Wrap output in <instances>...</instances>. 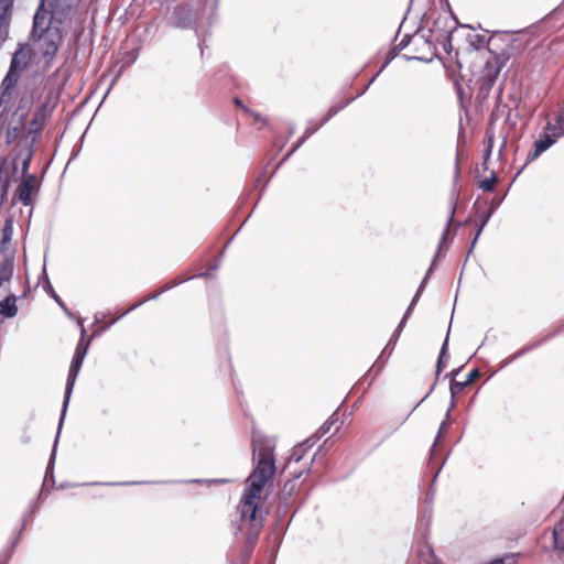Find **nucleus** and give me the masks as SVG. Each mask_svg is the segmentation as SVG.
<instances>
[{"label": "nucleus", "instance_id": "473e14b6", "mask_svg": "<svg viewBox=\"0 0 564 564\" xmlns=\"http://www.w3.org/2000/svg\"><path fill=\"white\" fill-rule=\"evenodd\" d=\"M488 43V45H495L496 44V39L495 37H491L489 39L488 41L486 40V36L482 35V34H475L473 36V39L470 40V45L475 48V50H480L481 47H484L485 43Z\"/></svg>", "mask_w": 564, "mask_h": 564}, {"label": "nucleus", "instance_id": "cd10ccee", "mask_svg": "<svg viewBox=\"0 0 564 564\" xmlns=\"http://www.w3.org/2000/svg\"><path fill=\"white\" fill-rule=\"evenodd\" d=\"M43 274L45 275V282L43 284V289L47 292V294L54 299V301L68 314V311L64 304V302L62 301V299L57 295V293L54 291L51 282H50V279L46 274V271H45V268L43 269Z\"/></svg>", "mask_w": 564, "mask_h": 564}, {"label": "nucleus", "instance_id": "f8f14e48", "mask_svg": "<svg viewBox=\"0 0 564 564\" xmlns=\"http://www.w3.org/2000/svg\"><path fill=\"white\" fill-rule=\"evenodd\" d=\"M19 82L9 77H4L0 85V119L3 118L9 109L10 105L14 100L15 87Z\"/></svg>", "mask_w": 564, "mask_h": 564}, {"label": "nucleus", "instance_id": "9d476101", "mask_svg": "<svg viewBox=\"0 0 564 564\" xmlns=\"http://www.w3.org/2000/svg\"><path fill=\"white\" fill-rule=\"evenodd\" d=\"M32 39L42 41V55L46 62H51L54 58L63 40L58 26H55L53 31L44 33L43 36Z\"/></svg>", "mask_w": 564, "mask_h": 564}, {"label": "nucleus", "instance_id": "a18cd8bd", "mask_svg": "<svg viewBox=\"0 0 564 564\" xmlns=\"http://www.w3.org/2000/svg\"><path fill=\"white\" fill-rule=\"evenodd\" d=\"M485 144H486V149H485L484 159H486V161H488L491 155L492 148H494V134L492 133L491 134H489L488 132L486 133Z\"/></svg>", "mask_w": 564, "mask_h": 564}, {"label": "nucleus", "instance_id": "58836bf2", "mask_svg": "<svg viewBox=\"0 0 564 564\" xmlns=\"http://www.w3.org/2000/svg\"><path fill=\"white\" fill-rule=\"evenodd\" d=\"M367 89L365 88L361 93L357 94L356 96L354 97H350L349 99L345 100V101H341L337 105H333L329 107V110H330V116H336L340 110H343L344 108H346L351 101H354L356 98H358L359 96H361Z\"/></svg>", "mask_w": 564, "mask_h": 564}, {"label": "nucleus", "instance_id": "f03ea898", "mask_svg": "<svg viewBox=\"0 0 564 564\" xmlns=\"http://www.w3.org/2000/svg\"><path fill=\"white\" fill-rule=\"evenodd\" d=\"M260 496L261 492L252 496L251 487L247 486L237 508L240 519L236 534L238 532L245 534L248 553L253 550L263 527V519L257 516Z\"/></svg>", "mask_w": 564, "mask_h": 564}, {"label": "nucleus", "instance_id": "c03bdc74", "mask_svg": "<svg viewBox=\"0 0 564 564\" xmlns=\"http://www.w3.org/2000/svg\"><path fill=\"white\" fill-rule=\"evenodd\" d=\"M553 126L557 128L560 134L564 135V107L558 111Z\"/></svg>", "mask_w": 564, "mask_h": 564}, {"label": "nucleus", "instance_id": "680f3d73", "mask_svg": "<svg viewBox=\"0 0 564 564\" xmlns=\"http://www.w3.org/2000/svg\"><path fill=\"white\" fill-rule=\"evenodd\" d=\"M191 278L193 279V276H191ZM194 278H208L209 279V278H213V274L208 271H205V272H200V273L194 275Z\"/></svg>", "mask_w": 564, "mask_h": 564}, {"label": "nucleus", "instance_id": "c9c22d12", "mask_svg": "<svg viewBox=\"0 0 564 564\" xmlns=\"http://www.w3.org/2000/svg\"><path fill=\"white\" fill-rule=\"evenodd\" d=\"M400 51H395V46L389 51L388 56L380 67V69L377 72V74L369 80V83L366 86V89L369 88V86L376 80V78L380 75V73L391 63L392 59L395 58V56L399 54Z\"/></svg>", "mask_w": 564, "mask_h": 564}, {"label": "nucleus", "instance_id": "864d4df0", "mask_svg": "<svg viewBox=\"0 0 564 564\" xmlns=\"http://www.w3.org/2000/svg\"><path fill=\"white\" fill-rule=\"evenodd\" d=\"M411 39H412L411 35H409V34L404 35V37L400 41V43L395 45V51L404 50L410 44Z\"/></svg>", "mask_w": 564, "mask_h": 564}, {"label": "nucleus", "instance_id": "3c124183", "mask_svg": "<svg viewBox=\"0 0 564 564\" xmlns=\"http://www.w3.org/2000/svg\"><path fill=\"white\" fill-rule=\"evenodd\" d=\"M390 355H391L390 349H388V350L383 354V357L381 358V360H380V361H379V358L376 360V362H375V365L372 366V368H377V371H380V370L384 367V365H386V362H387V360H388V358H389V356H390Z\"/></svg>", "mask_w": 564, "mask_h": 564}, {"label": "nucleus", "instance_id": "423d86ee", "mask_svg": "<svg viewBox=\"0 0 564 564\" xmlns=\"http://www.w3.org/2000/svg\"><path fill=\"white\" fill-rule=\"evenodd\" d=\"M41 185L42 182L35 174L25 175L13 192L12 200H18L23 206H31L33 204L32 195L40 192Z\"/></svg>", "mask_w": 564, "mask_h": 564}, {"label": "nucleus", "instance_id": "4d7b16f0", "mask_svg": "<svg viewBox=\"0 0 564 564\" xmlns=\"http://www.w3.org/2000/svg\"><path fill=\"white\" fill-rule=\"evenodd\" d=\"M224 257V250L219 253L218 258L215 260V262L210 265V270H217L220 265L221 258Z\"/></svg>", "mask_w": 564, "mask_h": 564}, {"label": "nucleus", "instance_id": "4c0bfd02", "mask_svg": "<svg viewBox=\"0 0 564 564\" xmlns=\"http://www.w3.org/2000/svg\"><path fill=\"white\" fill-rule=\"evenodd\" d=\"M14 0H0V21H9Z\"/></svg>", "mask_w": 564, "mask_h": 564}, {"label": "nucleus", "instance_id": "20e7f679", "mask_svg": "<svg viewBox=\"0 0 564 564\" xmlns=\"http://www.w3.org/2000/svg\"><path fill=\"white\" fill-rule=\"evenodd\" d=\"M78 324L80 326V339L77 343V346L75 348V352L72 358V362L69 366L68 375H67L66 387H65V392H64V400H63L61 417H59V429L63 426L64 419H65L66 411H67L68 403H69V399L73 393V389H74L77 376L80 371V368L83 366L84 359L87 355V351H88V348H89V345L91 341V338L88 340L85 339L86 328L83 325V321L79 319Z\"/></svg>", "mask_w": 564, "mask_h": 564}, {"label": "nucleus", "instance_id": "f704fd0d", "mask_svg": "<svg viewBox=\"0 0 564 564\" xmlns=\"http://www.w3.org/2000/svg\"><path fill=\"white\" fill-rule=\"evenodd\" d=\"M13 235V219L7 218L1 230L2 243H8L12 239Z\"/></svg>", "mask_w": 564, "mask_h": 564}, {"label": "nucleus", "instance_id": "2eb2a0df", "mask_svg": "<svg viewBox=\"0 0 564 564\" xmlns=\"http://www.w3.org/2000/svg\"><path fill=\"white\" fill-rule=\"evenodd\" d=\"M480 376L479 369L475 368L473 369L468 375L467 378L464 381H456L452 380L449 384V392L452 401L454 402V399L457 394L464 391V389L469 386L475 379H477Z\"/></svg>", "mask_w": 564, "mask_h": 564}, {"label": "nucleus", "instance_id": "ddd939ff", "mask_svg": "<svg viewBox=\"0 0 564 564\" xmlns=\"http://www.w3.org/2000/svg\"><path fill=\"white\" fill-rule=\"evenodd\" d=\"M562 327H557L555 330H553L552 333L545 335L544 337H542L541 339L536 340V341H533V343H530V344H527L525 346H523L521 349H519L518 351H516L514 354H512L511 356H509L507 359H505L503 361L500 362V366H499V369H503L505 367H507L509 364L513 362L514 360H517L518 358L522 357L523 355L536 349L538 347H540L542 344L546 343L547 340H550L551 338H553L554 336H556L560 332H561Z\"/></svg>", "mask_w": 564, "mask_h": 564}, {"label": "nucleus", "instance_id": "393cba45", "mask_svg": "<svg viewBox=\"0 0 564 564\" xmlns=\"http://www.w3.org/2000/svg\"><path fill=\"white\" fill-rule=\"evenodd\" d=\"M144 303H147V300L143 299L137 303H134L133 305H131L128 310H126L121 315L112 318L109 323L105 324L104 326H101L99 329H97L94 334H93V337L95 336H98L99 334H101L102 332L107 330L108 328H110L112 325H115L120 318H122L124 315H127L128 313L137 310L139 306L143 305Z\"/></svg>", "mask_w": 564, "mask_h": 564}, {"label": "nucleus", "instance_id": "7ed1b4c3", "mask_svg": "<svg viewBox=\"0 0 564 564\" xmlns=\"http://www.w3.org/2000/svg\"><path fill=\"white\" fill-rule=\"evenodd\" d=\"M456 200H457V198H455V197L452 198V206H451V212H449V216H448V220H447V226H446V228H445V230H444V232L442 235V239H441V242L438 245L437 251H436V253L434 256V259L432 261V264L430 265L425 276L423 278V280H422V282H421V284H420L415 295L413 296V299H412L408 310L405 311L402 319L400 321L399 325L397 326L395 330L393 332V334H392L391 338L389 339L388 344L386 345V347L382 349L381 354L379 355V361L381 360V358L383 357V354L388 349H390V352H392V350L394 349V346H395V344H397V341H398V339H399V337H400V335H401V333H402V330H403V328H404V326L406 324V321H408V318H409L413 307L415 306L416 302L419 301V297H420L421 293L423 292V290H424V288H425V285L427 283L429 276H430V274L433 271V268H434V264H435L436 260L438 258H441V257L442 258L445 257V254L442 253V246H443V243L447 239V235H448V231H449V226L452 225V223L454 220V215H455V212H456Z\"/></svg>", "mask_w": 564, "mask_h": 564}, {"label": "nucleus", "instance_id": "2f4dec72", "mask_svg": "<svg viewBox=\"0 0 564 564\" xmlns=\"http://www.w3.org/2000/svg\"><path fill=\"white\" fill-rule=\"evenodd\" d=\"M448 334H449V330L447 332V336H446V338L441 347V350H440V355H438V359H437V364H436V378H438L441 371L445 367L444 359L447 357Z\"/></svg>", "mask_w": 564, "mask_h": 564}, {"label": "nucleus", "instance_id": "79ce46f5", "mask_svg": "<svg viewBox=\"0 0 564 564\" xmlns=\"http://www.w3.org/2000/svg\"><path fill=\"white\" fill-rule=\"evenodd\" d=\"M143 484L142 481H93V482H86L85 486H131V485H139Z\"/></svg>", "mask_w": 564, "mask_h": 564}, {"label": "nucleus", "instance_id": "13d9d810", "mask_svg": "<svg viewBox=\"0 0 564 564\" xmlns=\"http://www.w3.org/2000/svg\"><path fill=\"white\" fill-rule=\"evenodd\" d=\"M334 116H330V110L328 109L326 116L321 120V122L318 124H316L315 127H319V129L325 124L327 123Z\"/></svg>", "mask_w": 564, "mask_h": 564}, {"label": "nucleus", "instance_id": "4468645a", "mask_svg": "<svg viewBox=\"0 0 564 564\" xmlns=\"http://www.w3.org/2000/svg\"><path fill=\"white\" fill-rule=\"evenodd\" d=\"M562 327H557L555 330H553L552 333L545 335L544 337H542L541 339L536 340V341H533V343H530V344H527L525 346H523L521 349H519L518 351H516L514 354H512L511 356H509L507 359H505L503 361L500 362V366H499V369H503L505 367H507L509 364L513 362L514 360H517L518 358L522 357L523 355L536 349L538 347H540L542 344L546 343L547 340H550L551 338H553L554 336H556L560 332H561Z\"/></svg>", "mask_w": 564, "mask_h": 564}, {"label": "nucleus", "instance_id": "ea45409f", "mask_svg": "<svg viewBox=\"0 0 564 564\" xmlns=\"http://www.w3.org/2000/svg\"><path fill=\"white\" fill-rule=\"evenodd\" d=\"M367 89L365 88L361 93L357 94L356 96L354 97H350L349 99L345 100V101H341L337 105H333L329 107V110H330V116H336L340 110H343L344 108H346L351 101H354L356 98H358L359 96H361Z\"/></svg>", "mask_w": 564, "mask_h": 564}, {"label": "nucleus", "instance_id": "09e8293b", "mask_svg": "<svg viewBox=\"0 0 564 564\" xmlns=\"http://www.w3.org/2000/svg\"><path fill=\"white\" fill-rule=\"evenodd\" d=\"M564 536V518L557 521L552 530V538Z\"/></svg>", "mask_w": 564, "mask_h": 564}, {"label": "nucleus", "instance_id": "052dcab7", "mask_svg": "<svg viewBox=\"0 0 564 564\" xmlns=\"http://www.w3.org/2000/svg\"><path fill=\"white\" fill-rule=\"evenodd\" d=\"M434 386L429 390V392L415 404L413 410H415L422 402H424L429 395L433 392Z\"/></svg>", "mask_w": 564, "mask_h": 564}, {"label": "nucleus", "instance_id": "b1692460", "mask_svg": "<svg viewBox=\"0 0 564 564\" xmlns=\"http://www.w3.org/2000/svg\"><path fill=\"white\" fill-rule=\"evenodd\" d=\"M144 303H147V300L143 299L137 303H134L133 305H131L128 310H126L121 315L112 318L109 323L105 324L104 326H101L99 329H97L94 334H93V337L95 336H98L99 334H101L102 332L107 330L108 328H110L112 325H115L120 318H122L124 315H127L128 313L137 310L139 306L143 305Z\"/></svg>", "mask_w": 564, "mask_h": 564}, {"label": "nucleus", "instance_id": "aec40b11", "mask_svg": "<svg viewBox=\"0 0 564 564\" xmlns=\"http://www.w3.org/2000/svg\"><path fill=\"white\" fill-rule=\"evenodd\" d=\"M319 130V127H307L303 133V135L291 147V149L288 151V153L283 156L281 162L278 164V167L282 165L284 162H286L294 153L297 151V149L316 131Z\"/></svg>", "mask_w": 564, "mask_h": 564}, {"label": "nucleus", "instance_id": "bb28decb", "mask_svg": "<svg viewBox=\"0 0 564 564\" xmlns=\"http://www.w3.org/2000/svg\"><path fill=\"white\" fill-rule=\"evenodd\" d=\"M35 142H36V138L34 137L32 139V142H31L30 147L26 150V154H25L24 159L21 162V174H22V177H24L25 175L30 174L29 170H30L31 162H32L33 154H34L33 145H34Z\"/></svg>", "mask_w": 564, "mask_h": 564}, {"label": "nucleus", "instance_id": "69168bd1", "mask_svg": "<svg viewBox=\"0 0 564 564\" xmlns=\"http://www.w3.org/2000/svg\"><path fill=\"white\" fill-rule=\"evenodd\" d=\"M503 199H505V196H502L499 199L495 200L490 208H495V210H496L499 207V205L502 203Z\"/></svg>", "mask_w": 564, "mask_h": 564}, {"label": "nucleus", "instance_id": "774afa93", "mask_svg": "<svg viewBox=\"0 0 564 564\" xmlns=\"http://www.w3.org/2000/svg\"><path fill=\"white\" fill-rule=\"evenodd\" d=\"M229 481H230L229 479H224V478L209 480V482H213V484H227Z\"/></svg>", "mask_w": 564, "mask_h": 564}, {"label": "nucleus", "instance_id": "a19ab883", "mask_svg": "<svg viewBox=\"0 0 564 564\" xmlns=\"http://www.w3.org/2000/svg\"><path fill=\"white\" fill-rule=\"evenodd\" d=\"M452 32L453 31H449L446 34H441V35L436 36V41L442 45L443 50L446 53H451L452 50H453V46H452Z\"/></svg>", "mask_w": 564, "mask_h": 564}, {"label": "nucleus", "instance_id": "c85d7f7f", "mask_svg": "<svg viewBox=\"0 0 564 564\" xmlns=\"http://www.w3.org/2000/svg\"><path fill=\"white\" fill-rule=\"evenodd\" d=\"M338 416L337 412H334L316 431L315 433V440H319L325 434H327L330 430V427L337 422Z\"/></svg>", "mask_w": 564, "mask_h": 564}, {"label": "nucleus", "instance_id": "6e6552de", "mask_svg": "<svg viewBox=\"0 0 564 564\" xmlns=\"http://www.w3.org/2000/svg\"><path fill=\"white\" fill-rule=\"evenodd\" d=\"M53 22L56 21L51 19V8H46V0H41L33 18L31 37L43 36L44 33L53 31Z\"/></svg>", "mask_w": 564, "mask_h": 564}, {"label": "nucleus", "instance_id": "338daca9", "mask_svg": "<svg viewBox=\"0 0 564 564\" xmlns=\"http://www.w3.org/2000/svg\"><path fill=\"white\" fill-rule=\"evenodd\" d=\"M25 106H26L25 97H21V98H20V100H19V107H18V110L23 109Z\"/></svg>", "mask_w": 564, "mask_h": 564}, {"label": "nucleus", "instance_id": "e2e57ef3", "mask_svg": "<svg viewBox=\"0 0 564 564\" xmlns=\"http://www.w3.org/2000/svg\"><path fill=\"white\" fill-rule=\"evenodd\" d=\"M161 295L160 291L153 292L150 296L145 297L147 302L151 300H156Z\"/></svg>", "mask_w": 564, "mask_h": 564}, {"label": "nucleus", "instance_id": "6ab92c4d", "mask_svg": "<svg viewBox=\"0 0 564 564\" xmlns=\"http://www.w3.org/2000/svg\"><path fill=\"white\" fill-rule=\"evenodd\" d=\"M11 183V173L9 169L1 164L0 165V207H2L4 199L8 195Z\"/></svg>", "mask_w": 564, "mask_h": 564}, {"label": "nucleus", "instance_id": "8fccbe9b", "mask_svg": "<svg viewBox=\"0 0 564 564\" xmlns=\"http://www.w3.org/2000/svg\"><path fill=\"white\" fill-rule=\"evenodd\" d=\"M304 454L305 453L302 451V447L300 445H297L296 447H294V449L290 456V459L295 463H299L300 460H302Z\"/></svg>", "mask_w": 564, "mask_h": 564}, {"label": "nucleus", "instance_id": "1a4fd4ad", "mask_svg": "<svg viewBox=\"0 0 564 564\" xmlns=\"http://www.w3.org/2000/svg\"><path fill=\"white\" fill-rule=\"evenodd\" d=\"M563 135L558 133L557 128L553 126V122L549 121L544 127L543 134L534 143V151L529 153L528 161L536 159L540 154L550 149L560 138Z\"/></svg>", "mask_w": 564, "mask_h": 564}, {"label": "nucleus", "instance_id": "5701e85b", "mask_svg": "<svg viewBox=\"0 0 564 564\" xmlns=\"http://www.w3.org/2000/svg\"><path fill=\"white\" fill-rule=\"evenodd\" d=\"M26 68L25 65H22L19 55H13L10 62L9 69L4 77H9L12 79L20 80L22 72Z\"/></svg>", "mask_w": 564, "mask_h": 564}, {"label": "nucleus", "instance_id": "a878e982", "mask_svg": "<svg viewBox=\"0 0 564 564\" xmlns=\"http://www.w3.org/2000/svg\"><path fill=\"white\" fill-rule=\"evenodd\" d=\"M45 121L46 119L42 115L34 111L33 117L29 123L28 133L34 135L39 134L44 128Z\"/></svg>", "mask_w": 564, "mask_h": 564}, {"label": "nucleus", "instance_id": "412c9836", "mask_svg": "<svg viewBox=\"0 0 564 564\" xmlns=\"http://www.w3.org/2000/svg\"><path fill=\"white\" fill-rule=\"evenodd\" d=\"M139 56V51L138 50H132L128 53H126V55L123 56V59H122V65L120 66L117 75L115 76V78L112 79L111 84H110V87L108 88L106 95L109 93V90L113 87V85L116 84V82L118 80V78L122 75L123 70L127 68V67H130L138 58Z\"/></svg>", "mask_w": 564, "mask_h": 564}, {"label": "nucleus", "instance_id": "e433bc0d", "mask_svg": "<svg viewBox=\"0 0 564 564\" xmlns=\"http://www.w3.org/2000/svg\"><path fill=\"white\" fill-rule=\"evenodd\" d=\"M13 55H19L21 64L25 65L26 67L29 66L31 61V51L28 46L20 45Z\"/></svg>", "mask_w": 564, "mask_h": 564}, {"label": "nucleus", "instance_id": "de8ad7c7", "mask_svg": "<svg viewBox=\"0 0 564 564\" xmlns=\"http://www.w3.org/2000/svg\"><path fill=\"white\" fill-rule=\"evenodd\" d=\"M552 544L554 552L561 557L564 552V536L553 539Z\"/></svg>", "mask_w": 564, "mask_h": 564}, {"label": "nucleus", "instance_id": "0e129e2a", "mask_svg": "<svg viewBox=\"0 0 564 564\" xmlns=\"http://www.w3.org/2000/svg\"><path fill=\"white\" fill-rule=\"evenodd\" d=\"M459 371H460V368L454 369V370H452L451 372L446 373V375L444 376V378L455 377V376H457V375L459 373Z\"/></svg>", "mask_w": 564, "mask_h": 564}, {"label": "nucleus", "instance_id": "603ef678", "mask_svg": "<svg viewBox=\"0 0 564 564\" xmlns=\"http://www.w3.org/2000/svg\"><path fill=\"white\" fill-rule=\"evenodd\" d=\"M318 440H315V434L313 436H311L310 438H307L306 441H304L303 443L300 444V446L302 447V451L305 453L307 449H310Z\"/></svg>", "mask_w": 564, "mask_h": 564}, {"label": "nucleus", "instance_id": "9b49d317", "mask_svg": "<svg viewBox=\"0 0 564 564\" xmlns=\"http://www.w3.org/2000/svg\"><path fill=\"white\" fill-rule=\"evenodd\" d=\"M82 0H51V19H55L57 24H62L73 10H75Z\"/></svg>", "mask_w": 564, "mask_h": 564}, {"label": "nucleus", "instance_id": "a211bd4d", "mask_svg": "<svg viewBox=\"0 0 564 564\" xmlns=\"http://www.w3.org/2000/svg\"><path fill=\"white\" fill-rule=\"evenodd\" d=\"M454 406H455V402L451 401L449 408L447 409L446 414H445V419L441 423L438 432H437V435H436V438H435V441H434V443L432 445V448H431V452H430V462H429V464H430V466L432 468H435V466H436L435 462H434V456H435V453H436L437 442L440 441L441 436L443 435V433L446 430V426L448 424V420H449V416H451V412L454 409Z\"/></svg>", "mask_w": 564, "mask_h": 564}, {"label": "nucleus", "instance_id": "49530a36", "mask_svg": "<svg viewBox=\"0 0 564 564\" xmlns=\"http://www.w3.org/2000/svg\"><path fill=\"white\" fill-rule=\"evenodd\" d=\"M53 110V107L50 105L48 101L42 102L35 111L40 115H42L45 119H47Z\"/></svg>", "mask_w": 564, "mask_h": 564}, {"label": "nucleus", "instance_id": "4be33fe9", "mask_svg": "<svg viewBox=\"0 0 564 564\" xmlns=\"http://www.w3.org/2000/svg\"><path fill=\"white\" fill-rule=\"evenodd\" d=\"M23 527L18 532L17 539L12 540L9 545H6L0 552V564H9L11 557L14 554V550L20 542Z\"/></svg>", "mask_w": 564, "mask_h": 564}, {"label": "nucleus", "instance_id": "c756f323", "mask_svg": "<svg viewBox=\"0 0 564 564\" xmlns=\"http://www.w3.org/2000/svg\"><path fill=\"white\" fill-rule=\"evenodd\" d=\"M13 274V262L4 260L0 262V286L3 282L9 281Z\"/></svg>", "mask_w": 564, "mask_h": 564}, {"label": "nucleus", "instance_id": "37998d69", "mask_svg": "<svg viewBox=\"0 0 564 564\" xmlns=\"http://www.w3.org/2000/svg\"><path fill=\"white\" fill-rule=\"evenodd\" d=\"M61 430H62V427L57 429V434H56V437H55V441H54V445H53V449H52V453H51V456H50V460H48V464H47V467H46V475H48V473H53V466H54V460H55V455H56V447H57Z\"/></svg>", "mask_w": 564, "mask_h": 564}, {"label": "nucleus", "instance_id": "7c9ffc66", "mask_svg": "<svg viewBox=\"0 0 564 564\" xmlns=\"http://www.w3.org/2000/svg\"><path fill=\"white\" fill-rule=\"evenodd\" d=\"M290 495H291L290 492L289 494L282 492L280 495V503H279L278 509H276V517H278L279 522L282 521V519L289 512V502H288V500H289Z\"/></svg>", "mask_w": 564, "mask_h": 564}, {"label": "nucleus", "instance_id": "bf43d9fd", "mask_svg": "<svg viewBox=\"0 0 564 564\" xmlns=\"http://www.w3.org/2000/svg\"><path fill=\"white\" fill-rule=\"evenodd\" d=\"M404 58L408 59V61H411V59H417V61H424V62H431L432 61V57L425 58V57L408 56V55H404Z\"/></svg>", "mask_w": 564, "mask_h": 564}, {"label": "nucleus", "instance_id": "0eeeda50", "mask_svg": "<svg viewBox=\"0 0 564 564\" xmlns=\"http://www.w3.org/2000/svg\"><path fill=\"white\" fill-rule=\"evenodd\" d=\"M171 24L176 29H196L197 11L191 4H177L172 11Z\"/></svg>", "mask_w": 564, "mask_h": 564}, {"label": "nucleus", "instance_id": "39448f33", "mask_svg": "<svg viewBox=\"0 0 564 564\" xmlns=\"http://www.w3.org/2000/svg\"><path fill=\"white\" fill-rule=\"evenodd\" d=\"M510 54L502 48L501 53H495L491 58H489L481 72L478 79V95L481 97H487L492 89L497 77L503 67V65L510 59Z\"/></svg>", "mask_w": 564, "mask_h": 564}, {"label": "nucleus", "instance_id": "5fc2aeb1", "mask_svg": "<svg viewBox=\"0 0 564 564\" xmlns=\"http://www.w3.org/2000/svg\"><path fill=\"white\" fill-rule=\"evenodd\" d=\"M192 278H183V279H180V280H171L167 282V288H175L177 285H180L181 283L185 282V281H188L191 280Z\"/></svg>", "mask_w": 564, "mask_h": 564}, {"label": "nucleus", "instance_id": "f3484780", "mask_svg": "<svg viewBox=\"0 0 564 564\" xmlns=\"http://www.w3.org/2000/svg\"><path fill=\"white\" fill-rule=\"evenodd\" d=\"M18 313L17 296L11 293L0 301V315L6 318H12Z\"/></svg>", "mask_w": 564, "mask_h": 564}, {"label": "nucleus", "instance_id": "72a5a7b5", "mask_svg": "<svg viewBox=\"0 0 564 564\" xmlns=\"http://www.w3.org/2000/svg\"><path fill=\"white\" fill-rule=\"evenodd\" d=\"M497 181L498 180L496 173L491 172V175L480 181L478 186L481 191L491 193L495 191V185Z\"/></svg>", "mask_w": 564, "mask_h": 564}, {"label": "nucleus", "instance_id": "f257e3e1", "mask_svg": "<svg viewBox=\"0 0 564 564\" xmlns=\"http://www.w3.org/2000/svg\"><path fill=\"white\" fill-rule=\"evenodd\" d=\"M252 457L256 466L249 475L247 482L251 487V495L262 492L268 480L275 471V460L273 445L260 432H253L251 438Z\"/></svg>", "mask_w": 564, "mask_h": 564}, {"label": "nucleus", "instance_id": "dca6fc26", "mask_svg": "<svg viewBox=\"0 0 564 564\" xmlns=\"http://www.w3.org/2000/svg\"><path fill=\"white\" fill-rule=\"evenodd\" d=\"M494 213H495V208L481 209V210L476 212V219L479 221V224H478L475 237L471 241V246H470L468 253H470L473 251L478 238L480 237L485 226L487 225V223L489 221V219L491 218Z\"/></svg>", "mask_w": 564, "mask_h": 564}, {"label": "nucleus", "instance_id": "6e6d98bb", "mask_svg": "<svg viewBox=\"0 0 564 564\" xmlns=\"http://www.w3.org/2000/svg\"><path fill=\"white\" fill-rule=\"evenodd\" d=\"M427 32L429 34L426 36L423 34L421 37L424 40L425 44H427L430 47L433 46V48H435V45H433L432 43L433 31L429 30Z\"/></svg>", "mask_w": 564, "mask_h": 564}]
</instances>
